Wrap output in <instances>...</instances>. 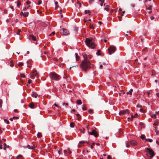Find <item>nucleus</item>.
Instances as JSON below:
<instances>
[{"instance_id":"obj_1","label":"nucleus","mask_w":159,"mask_h":159,"mask_svg":"<svg viewBox=\"0 0 159 159\" xmlns=\"http://www.w3.org/2000/svg\"><path fill=\"white\" fill-rule=\"evenodd\" d=\"M83 56L84 57V60L81 63L80 67L84 71H86L87 70L90 69L91 66L89 60L91 58V56L88 53H83Z\"/></svg>"},{"instance_id":"obj_2","label":"nucleus","mask_w":159,"mask_h":159,"mask_svg":"<svg viewBox=\"0 0 159 159\" xmlns=\"http://www.w3.org/2000/svg\"><path fill=\"white\" fill-rule=\"evenodd\" d=\"M86 45L89 48L93 49L96 46L94 39L93 38H86L85 41Z\"/></svg>"},{"instance_id":"obj_3","label":"nucleus","mask_w":159,"mask_h":159,"mask_svg":"<svg viewBox=\"0 0 159 159\" xmlns=\"http://www.w3.org/2000/svg\"><path fill=\"white\" fill-rule=\"evenodd\" d=\"M146 152L147 156L149 157V159H151L155 156V153L150 148H146Z\"/></svg>"},{"instance_id":"obj_4","label":"nucleus","mask_w":159,"mask_h":159,"mask_svg":"<svg viewBox=\"0 0 159 159\" xmlns=\"http://www.w3.org/2000/svg\"><path fill=\"white\" fill-rule=\"evenodd\" d=\"M50 76L52 79L56 81H58L61 79L60 75L54 72H51L50 73Z\"/></svg>"},{"instance_id":"obj_5","label":"nucleus","mask_w":159,"mask_h":159,"mask_svg":"<svg viewBox=\"0 0 159 159\" xmlns=\"http://www.w3.org/2000/svg\"><path fill=\"white\" fill-rule=\"evenodd\" d=\"M38 75L36 71L35 70H32L30 74V78L34 79L35 77L38 78Z\"/></svg>"},{"instance_id":"obj_6","label":"nucleus","mask_w":159,"mask_h":159,"mask_svg":"<svg viewBox=\"0 0 159 159\" xmlns=\"http://www.w3.org/2000/svg\"><path fill=\"white\" fill-rule=\"evenodd\" d=\"M109 54L111 55L113 53L116 51V47L113 46H111L108 48Z\"/></svg>"},{"instance_id":"obj_7","label":"nucleus","mask_w":159,"mask_h":159,"mask_svg":"<svg viewBox=\"0 0 159 159\" xmlns=\"http://www.w3.org/2000/svg\"><path fill=\"white\" fill-rule=\"evenodd\" d=\"M88 133L89 134L93 135L95 137H97L98 136V133L94 129L91 130V131L88 130Z\"/></svg>"},{"instance_id":"obj_8","label":"nucleus","mask_w":159,"mask_h":159,"mask_svg":"<svg viewBox=\"0 0 159 159\" xmlns=\"http://www.w3.org/2000/svg\"><path fill=\"white\" fill-rule=\"evenodd\" d=\"M60 32L62 35H66L69 34V31L65 29H62L60 30Z\"/></svg>"},{"instance_id":"obj_9","label":"nucleus","mask_w":159,"mask_h":159,"mask_svg":"<svg viewBox=\"0 0 159 159\" xmlns=\"http://www.w3.org/2000/svg\"><path fill=\"white\" fill-rule=\"evenodd\" d=\"M29 39L32 42H33L36 40V37L33 35H30L29 36Z\"/></svg>"},{"instance_id":"obj_10","label":"nucleus","mask_w":159,"mask_h":159,"mask_svg":"<svg viewBox=\"0 0 159 159\" xmlns=\"http://www.w3.org/2000/svg\"><path fill=\"white\" fill-rule=\"evenodd\" d=\"M67 78H68V77L66 76H64L63 78V79L62 80L63 81L62 85L63 86H64L65 85V84L66 83H67Z\"/></svg>"},{"instance_id":"obj_11","label":"nucleus","mask_w":159,"mask_h":159,"mask_svg":"<svg viewBox=\"0 0 159 159\" xmlns=\"http://www.w3.org/2000/svg\"><path fill=\"white\" fill-rule=\"evenodd\" d=\"M129 113V111L128 110H122L120 111L119 113V114H124L125 113L128 114Z\"/></svg>"},{"instance_id":"obj_12","label":"nucleus","mask_w":159,"mask_h":159,"mask_svg":"<svg viewBox=\"0 0 159 159\" xmlns=\"http://www.w3.org/2000/svg\"><path fill=\"white\" fill-rule=\"evenodd\" d=\"M27 148L29 149L33 150L35 149V147L34 145L32 144L31 145H28Z\"/></svg>"},{"instance_id":"obj_13","label":"nucleus","mask_w":159,"mask_h":159,"mask_svg":"<svg viewBox=\"0 0 159 159\" xmlns=\"http://www.w3.org/2000/svg\"><path fill=\"white\" fill-rule=\"evenodd\" d=\"M20 15L21 16H23L25 17H26L28 16L29 15V12H21L20 13Z\"/></svg>"},{"instance_id":"obj_14","label":"nucleus","mask_w":159,"mask_h":159,"mask_svg":"<svg viewBox=\"0 0 159 159\" xmlns=\"http://www.w3.org/2000/svg\"><path fill=\"white\" fill-rule=\"evenodd\" d=\"M130 143L133 146L136 145L138 143L136 141L134 140H131L130 141Z\"/></svg>"},{"instance_id":"obj_15","label":"nucleus","mask_w":159,"mask_h":159,"mask_svg":"<svg viewBox=\"0 0 159 159\" xmlns=\"http://www.w3.org/2000/svg\"><path fill=\"white\" fill-rule=\"evenodd\" d=\"M30 107L32 109L34 108H35V105L33 102L31 103L29 105Z\"/></svg>"},{"instance_id":"obj_16","label":"nucleus","mask_w":159,"mask_h":159,"mask_svg":"<svg viewBox=\"0 0 159 159\" xmlns=\"http://www.w3.org/2000/svg\"><path fill=\"white\" fill-rule=\"evenodd\" d=\"M159 124V120H158L157 119L156 120L153 125H158Z\"/></svg>"},{"instance_id":"obj_17","label":"nucleus","mask_w":159,"mask_h":159,"mask_svg":"<svg viewBox=\"0 0 159 159\" xmlns=\"http://www.w3.org/2000/svg\"><path fill=\"white\" fill-rule=\"evenodd\" d=\"M84 12L86 14H88L89 15H90L91 13V11L89 10H85Z\"/></svg>"},{"instance_id":"obj_18","label":"nucleus","mask_w":159,"mask_h":159,"mask_svg":"<svg viewBox=\"0 0 159 159\" xmlns=\"http://www.w3.org/2000/svg\"><path fill=\"white\" fill-rule=\"evenodd\" d=\"M3 146H4V150H6L7 149V148H9V146L8 145H7V144L6 143H4L3 144Z\"/></svg>"},{"instance_id":"obj_19","label":"nucleus","mask_w":159,"mask_h":159,"mask_svg":"<svg viewBox=\"0 0 159 159\" xmlns=\"http://www.w3.org/2000/svg\"><path fill=\"white\" fill-rule=\"evenodd\" d=\"M145 142H146L147 141H148L150 142H152L153 140L152 139H145Z\"/></svg>"},{"instance_id":"obj_20","label":"nucleus","mask_w":159,"mask_h":159,"mask_svg":"<svg viewBox=\"0 0 159 159\" xmlns=\"http://www.w3.org/2000/svg\"><path fill=\"white\" fill-rule=\"evenodd\" d=\"M31 95L34 98H35L37 97V94L34 92Z\"/></svg>"},{"instance_id":"obj_21","label":"nucleus","mask_w":159,"mask_h":159,"mask_svg":"<svg viewBox=\"0 0 159 159\" xmlns=\"http://www.w3.org/2000/svg\"><path fill=\"white\" fill-rule=\"evenodd\" d=\"M85 143H89L88 141H80L79 142V143L80 144H82Z\"/></svg>"},{"instance_id":"obj_22","label":"nucleus","mask_w":159,"mask_h":159,"mask_svg":"<svg viewBox=\"0 0 159 159\" xmlns=\"http://www.w3.org/2000/svg\"><path fill=\"white\" fill-rule=\"evenodd\" d=\"M23 156L21 155H19L16 157V159H23Z\"/></svg>"},{"instance_id":"obj_23","label":"nucleus","mask_w":159,"mask_h":159,"mask_svg":"<svg viewBox=\"0 0 159 159\" xmlns=\"http://www.w3.org/2000/svg\"><path fill=\"white\" fill-rule=\"evenodd\" d=\"M76 104L78 105H81L82 104V102L80 100H77L76 102Z\"/></svg>"},{"instance_id":"obj_24","label":"nucleus","mask_w":159,"mask_h":159,"mask_svg":"<svg viewBox=\"0 0 159 159\" xmlns=\"http://www.w3.org/2000/svg\"><path fill=\"white\" fill-rule=\"evenodd\" d=\"M75 59L76 61H78L79 60V57L77 53H75Z\"/></svg>"},{"instance_id":"obj_25","label":"nucleus","mask_w":159,"mask_h":159,"mask_svg":"<svg viewBox=\"0 0 159 159\" xmlns=\"http://www.w3.org/2000/svg\"><path fill=\"white\" fill-rule=\"evenodd\" d=\"M138 116V114L136 113L134 115H132L131 116V119H132H132L136 117H137V116Z\"/></svg>"},{"instance_id":"obj_26","label":"nucleus","mask_w":159,"mask_h":159,"mask_svg":"<svg viewBox=\"0 0 159 159\" xmlns=\"http://www.w3.org/2000/svg\"><path fill=\"white\" fill-rule=\"evenodd\" d=\"M42 135L41 133H38L37 134V136L38 138H40L42 137Z\"/></svg>"},{"instance_id":"obj_27","label":"nucleus","mask_w":159,"mask_h":159,"mask_svg":"<svg viewBox=\"0 0 159 159\" xmlns=\"http://www.w3.org/2000/svg\"><path fill=\"white\" fill-rule=\"evenodd\" d=\"M75 126V124L73 122H71L70 124V126L71 128H73Z\"/></svg>"},{"instance_id":"obj_28","label":"nucleus","mask_w":159,"mask_h":159,"mask_svg":"<svg viewBox=\"0 0 159 159\" xmlns=\"http://www.w3.org/2000/svg\"><path fill=\"white\" fill-rule=\"evenodd\" d=\"M85 106H86L85 105H84L82 106V110L83 111L85 110H86V108L85 107Z\"/></svg>"},{"instance_id":"obj_29","label":"nucleus","mask_w":159,"mask_h":159,"mask_svg":"<svg viewBox=\"0 0 159 159\" xmlns=\"http://www.w3.org/2000/svg\"><path fill=\"white\" fill-rule=\"evenodd\" d=\"M151 9H152V7L150 6H149L148 8V9L149 10V11L148 12V13H151Z\"/></svg>"},{"instance_id":"obj_30","label":"nucleus","mask_w":159,"mask_h":159,"mask_svg":"<svg viewBox=\"0 0 159 159\" xmlns=\"http://www.w3.org/2000/svg\"><path fill=\"white\" fill-rule=\"evenodd\" d=\"M26 3L27 5H28V7H27V8H28L29 7H30V1H27L26 2Z\"/></svg>"},{"instance_id":"obj_31","label":"nucleus","mask_w":159,"mask_h":159,"mask_svg":"<svg viewBox=\"0 0 159 159\" xmlns=\"http://www.w3.org/2000/svg\"><path fill=\"white\" fill-rule=\"evenodd\" d=\"M151 117L153 118H155L156 117L157 115L156 114H153L151 115Z\"/></svg>"},{"instance_id":"obj_32","label":"nucleus","mask_w":159,"mask_h":159,"mask_svg":"<svg viewBox=\"0 0 159 159\" xmlns=\"http://www.w3.org/2000/svg\"><path fill=\"white\" fill-rule=\"evenodd\" d=\"M155 131L157 134H159V132L157 130V128H155Z\"/></svg>"},{"instance_id":"obj_33","label":"nucleus","mask_w":159,"mask_h":159,"mask_svg":"<svg viewBox=\"0 0 159 159\" xmlns=\"http://www.w3.org/2000/svg\"><path fill=\"white\" fill-rule=\"evenodd\" d=\"M140 137L142 139H144L145 138V136L144 135L142 134L140 136Z\"/></svg>"},{"instance_id":"obj_34","label":"nucleus","mask_w":159,"mask_h":159,"mask_svg":"<svg viewBox=\"0 0 159 159\" xmlns=\"http://www.w3.org/2000/svg\"><path fill=\"white\" fill-rule=\"evenodd\" d=\"M86 128L87 129V131H88V130L89 131H90V130L91 129H90V128H89V125H87V126H86Z\"/></svg>"},{"instance_id":"obj_35","label":"nucleus","mask_w":159,"mask_h":159,"mask_svg":"<svg viewBox=\"0 0 159 159\" xmlns=\"http://www.w3.org/2000/svg\"><path fill=\"white\" fill-rule=\"evenodd\" d=\"M100 50H98L97 51V52H96V54L98 56L100 55Z\"/></svg>"},{"instance_id":"obj_36","label":"nucleus","mask_w":159,"mask_h":159,"mask_svg":"<svg viewBox=\"0 0 159 159\" xmlns=\"http://www.w3.org/2000/svg\"><path fill=\"white\" fill-rule=\"evenodd\" d=\"M41 3H42V1L41 0H39L38 2L36 4L38 5H39L41 4Z\"/></svg>"},{"instance_id":"obj_37","label":"nucleus","mask_w":159,"mask_h":159,"mask_svg":"<svg viewBox=\"0 0 159 159\" xmlns=\"http://www.w3.org/2000/svg\"><path fill=\"white\" fill-rule=\"evenodd\" d=\"M2 99H0V107H2Z\"/></svg>"},{"instance_id":"obj_38","label":"nucleus","mask_w":159,"mask_h":159,"mask_svg":"<svg viewBox=\"0 0 159 159\" xmlns=\"http://www.w3.org/2000/svg\"><path fill=\"white\" fill-rule=\"evenodd\" d=\"M99 1L102 2V3L100 4V5L101 6H102L103 4L102 3L104 2V0H99Z\"/></svg>"},{"instance_id":"obj_39","label":"nucleus","mask_w":159,"mask_h":159,"mask_svg":"<svg viewBox=\"0 0 159 159\" xmlns=\"http://www.w3.org/2000/svg\"><path fill=\"white\" fill-rule=\"evenodd\" d=\"M23 64V63L22 62H19L18 64V66H22Z\"/></svg>"},{"instance_id":"obj_40","label":"nucleus","mask_w":159,"mask_h":159,"mask_svg":"<svg viewBox=\"0 0 159 159\" xmlns=\"http://www.w3.org/2000/svg\"><path fill=\"white\" fill-rule=\"evenodd\" d=\"M90 28L92 29H94V27H93V24H91L90 25Z\"/></svg>"},{"instance_id":"obj_41","label":"nucleus","mask_w":159,"mask_h":159,"mask_svg":"<svg viewBox=\"0 0 159 159\" xmlns=\"http://www.w3.org/2000/svg\"><path fill=\"white\" fill-rule=\"evenodd\" d=\"M21 31V30L20 29H19L18 30V32L16 33V34L18 35H20V32Z\"/></svg>"},{"instance_id":"obj_42","label":"nucleus","mask_w":159,"mask_h":159,"mask_svg":"<svg viewBox=\"0 0 159 159\" xmlns=\"http://www.w3.org/2000/svg\"><path fill=\"white\" fill-rule=\"evenodd\" d=\"M93 111L92 110V109H89V110L88 111V112L90 113L91 114V113H93Z\"/></svg>"},{"instance_id":"obj_43","label":"nucleus","mask_w":159,"mask_h":159,"mask_svg":"<svg viewBox=\"0 0 159 159\" xmlns=\"http://www.w3.org/2000/svg\"><path fill=\"white\" fill-rule=\"evenodd\" d=\"M4 120L5 122H6L7 124H9V121L8 120H7V119H5Z\"/></svg>"},{"instance_id":"obj_44","label":"nucleus","mask_w":159,"mask_h":159,"mask_svg":"<svg viewBox=\"0 0 159 159\" xmlns=\"http://www.w3.org/2000/svg\"><path fill=\"white\" fill-rule=\"evenodd\" d=\"M55 32L54 31L52 32L49 35L50 36H52L54 35L55 34Z\"/></svg>"},{"instance_id":"obj_45","label":"nucleus","mask_w":159,"mask_h":159,"mask_svg":"<svg viewBox=\"0 0 159 159\" xmlns=\"http://www.w3.org/2000/svg\"><path fill=\"white\" fill-rule=\"evenodd\" d=\"M77 4L79 5L80 7L81 6V4L80 3V2L79 1H77Z\"/></svg>"},{"instance_id":"obj_46","label":"nucleus","mask_w":159,"mask_h":159,"mask_svg":"<svg viewBox=\"0 0 159 159\" xmlns=\"http://www.w3.org/2000/svg\"><path fill=\"white\" fill-rule=\"evenodd\" d=\"M127 93L128 94H129L130 95H131L132 94V93L129 90V92Z\"/></svg>"},{"instance_id":"obj_47","label":"nucleus","mask_w":159,"mask_h":159,"mask_svg":"<svg viewBox=\"0 0 159 159\" xmlns=\"http://www.w3.org/2000/svg\"><path fill=\"white\" fill-rule=\"evenodd\" d=\"M84 129H83V130L82 129H80V131L83 134H84Z\"/></svg>"},{"instance_id":"obj_48","label":"nucleus","mask_w":159,"mask_h":159,"mask_svg":"<svg viewBox=\"0 0 159 159\" xmlns=\"http://www.w3.org/2000/svg\"><path fill=\"white\" fill-rule=\"evenodd\" d=\"M62 105H63V106H64V105H65V106H66V107L67 106H68V104H67V103H62Z\"/></svg>"},{"instance_id":"obj_49","label":"nucleus","mask_w":159,"mask_h":159,"mask_svg":"<svg viewBox=\"0 0 159 159\" xmlns=\"http://www.w3.org/2000/svg\"><path fill=\"white\" fill-rule=\"evenodd\" d=\"M126 147L127 148H129V145L128 144V143H126Z\"/></svg>"},{"instance_id":"obj_50","label":"nucleus","mask_w":159,"mask_h":159,"mask_svg":"<svg viewBox=\"0 0 159 159\" xmlns=\"http://www.w3.org/2000/svg\"><path fill=\"white\" fill-rule=\"evenodd\" d=\"M13 119H17L19 118L17 116H14L13 117Z\"/></svg>"},{"instance_id":"obj_51","label":"nucleus","mask_w":159,"mask_h":159,"mask_svg":"<svg viewBox=\"0 0 159 159\" xmlns=\"http://www.w3.org/2000/svg\"><path fill=\"white\" fill-rule=\"evenodd\" d=\"M20 5H21V3L20 2H18L17 3V6L18 7H19Z\"/></svg>"},{"instance_id":"obj_52","label":"nucleus","mask_w":159,"mask_h":159,"mask_svg":"<svg viewBox=\"0 0 159 159\" xmlns=\"http://www.w3.org/2000/svg\"><path fill=\"white\" fill-rule=\"evenodd\" d=\"M21 77L22 78H25V75L24 74H21Z\"/></svg>"},{"instance_id":"obj_53","label":"nucleus","mask_w":159,"mask_h":159,"mask_svg":"<svg viewBox=\"0 0 159 159\" xmlns=\"http://www.w3.org/2000/svg\"><path fill=\"white\" fill-rule=\"evenodd\" d=\"M32 82V80H28V83L29 84H30Z\"/></svg>"},{"instance_id":"obj_54","label":"nucleus","mask_w":159,"mask_h":159,"mask_svg":"<svg viewBox=\"0 0 159 159\" xmlns=\"http://www.w3.org/2000/svg\"><path fill=\"white\" fill-rule=\"evenodd\" d=\"M54 105L55 106H56V107L58 108H60L61 109V107H59L56 104H54Z\"/></svg>"},{"instance_id":"obj_55","label":"nucleus","mask_w":159,"mask_h":159,"mask_svg":"<svg viewBox=\"0 0 159 159\" xmlns=\"http://www.w3.org/2000/svg\"><path fill=\"white\" fill-rule=\"evenodd\" d=\"M68 153L69 154H70L71 153V152L69 150V149H68Z\"/></svg>"},{"instance_id":"obj_56","label":"nucleus","mask_w":159,"mask_h":159,"mask_svg":"<svg viewBox=\"0 0 159 159\" xmlns=\"http://www.w3.org/2000/svg\"><path fill=\"white\" fill-rule=\"evenodd\" d=\"M150 18H151V20H152L154 19V17L153 16H151L150 17Z\"/></svg>"},{"instance_id":"obj_57","label":"nucleus","mask_w":159,"mask_h":159,"mask_svg":"<svg viewBox=\"0 0 159 159\" xmlns=\"http://www.w3.org/2000/svg\"><path fill=\"white\" fill-rule=\"evenodd\" d=\"M107 159H111V157L109 156H108V157H107Z\"/></svg>"},{"instance_id":"obj_58","label":"nucleus","mask_w":159,"mask_h":159,"mask_svg":"<svg viewBox=\"0 0 159 159\" xmlns=\"http://www.w3.org/2000/svg\"><path fill=\"white\" fill-rule=\"evenodd\" d=\"M2 145L0 144V149H2Z\"/></svg>"},{"instance_id":"obj_59","label":"nucleus","mask_w":159,"mask_h":159,"mask_svg":"<svg viewBox=\"0 0 159 159\" xmlns=\"http://www.w3.org/2000/svg\"><path fill=\"white\" fill-rule=\"evenodd\" d=\"M54 61H58L57 59L56 58H54Z\"/></svg>"},{"instance_id":"obj_60","label":"nucleus","mask_w":159,"mask_h":159,"mask_svg":"<svg viewBox=\"0 0 159 159\" xmlns=\"http://www.w3.org/2000/svg\"><path fill=\"white\" fill-rule=\"evenodd\" d=\"M67 152V150H64V153L65 154H66V153Z\"/></svg>"},{"instance_id":"obj_61","label":"nucleus","mask_w":159,"mask_h":159,"mask_svg":"<svg viewBox=\"0 0 159 159\" xmlns=\"http://www.w3.org/2000/svg\"><path fill=\"white\" fill-rule=\"evenodd\" d=\"M58 7V6L57 5H56V7H55V9H57V8Z\"/></svg>"},{"instance_id":"obj_62","label":"nucleus","mask_w":159,"mask_h":159,"mask_svg":"<svg viewBox=\"0 0 159 159\" xmlns=\"http://www.w3.org/2000/svg\"><path fill=\"white\" fill-rule=\"evenodd\" d=\"M27 8H25V7L23 9V11H25L26 10V9H27Z\"/></svg>"},{"instance_id":"obj_63","label":"nucleus","mask_w":159,"mask_h":159,"mask_svg":"<svg viewBox=\"0 0 159 159\" xmlns=\"http://www.w3.org/2000/svg\"><path fill=\"white\" fill-rule=\"evenodd\" d=\"M102 67V65H101L99 66V68L100 69H101Z\"/></svg>"},{"instance_id":"obj_64","label":"nucleus","mask_w":159,"mask_h":159,"mask_svg":"<svg viewBox=\"0 0 159 159\" xmlns=\"http://www.w3.org/2000/svg\"><path fill=\"white\" fill-rule=\"evenodd\" d=\"M156 94L157 96L159 98V93H157Z\"/></svg>"}]
</instances>
